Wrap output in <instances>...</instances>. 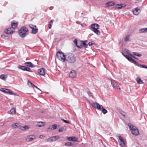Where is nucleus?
<instances>
[{"mask_svg": "<svg viewBox=\"0 0 147 147\" xmlns=\"http://www.w3.org/2000/svg\"><path fill=\"white\" fill-rule=\"evenodd\" d=\"M7 78V76L4 74H2L0 76V78L3 80H6Z\"/></svg>", "mask_w": 147, "mask_h": 147, "instance_id": "nucleus-28", "label": "nucleus"}, {"mask_svg": "<svg viewBox=\"0 0 147 147\" xmlns=\"http://www.w3.org/2000/svg\"><path fill=\"white\" fill-rule=\"evenodd\" d=\"M132 53L133 55H135L138 57H141L142 56L141 55L136 52H133Z\"/></svg>", "mask_w": 147, "mask_h": 147, "instance_id": "nucleus-36", "label": "nucleus"}, {"mask_svg": "<svg viewBox=\"0 0 147 147\" xmlns=\"http://www.w3.org/2000/svg\"><path fill=\"white\" fill-rule=\"evenodd\" d=\"M140 10L137 8L133 9L134 14L136 15H138L140 13Z\"/></svg>", "mask_w": 147, "mask_h": 147, "instance_id": "nucleus-19", "label": "nucleus"}, {"mask_svg": "<svg viewBox=\"0 0 147 147\" xmlns=\"http://www.w3.org/2000/svg\"><path fill=\"white\" fill-rule=\"evenodd\" d=\"M132 134L135 136H138L139 134L138 129L135 126L130 123L128 124Z\"/></svg>", "mask_w": 147, "mask_h": 147, "instance_id": "nucleus-1", "label": "nucleus"}, {"mask_svg": "<svg viewBox=\"0 0 147 147\" xmlns=\"http://www.w3.org/2000/svg\"><path fill=\"white\" fill-rule=\"evenodd\" d=\"M115 3L112 1H109L105 4V7H108L115 5Z\"/></svg>", "mask_w": 147, "mask_h": 147, "instance_id": "nucleus-17", "label": "nucleus"}, {"mask_svg": "<svg viewBox=\"0 0 147 147\" xmlns=\"http://www.w3.org/2000/svg\"><path fill=\"white\" fill-rule=\"evenodd\" d=\"M14 30H13L11 28H9L8 29H6L4 31V32L8 34H11L13 33Z\"/></svg>", "mask_w": 147, "mask_h": 147, "instance_id": "nucleus-13", "label": "nucleus"}, {"mask_svg": "<svg viewBox=\"0 0 147 147\" xmlns=\"http://www.w3.org/2000/svg\"><path fill=\"white\" fill-rule=\"evenodd\" d=\"M13 94L14 95H16V93H13Z\"/></svg>", "mask_w": 147, "mask_h": 147, "instance_id": "nucleus-53", "label": "nucleus"}, {"mask_svg": "<svg viewBox=\"0 0 147 147\" xmlns=\"http://www.w3.org/2000/svg\"><path fill=\"white\" fill-rule=\"evenodd\" d=\"M16 112V110L14 108H12L11 109V110L9 112L11 114H15Z\"/></svg>", "mask_w": 147, "mask_h": 147, "instance_id": "nucleus-31", "label": "nucleus"}, {"mask_svg": "<svg viewBox=\"0 0 147 147\" xmlns=\"http://www.w3.org/2000/svg\"><path fill=\"white\" fill-rule=\"evenodd\" d=\"M0 90L2 91V92L5 93V90H6V89H5V88H1L0 89Z\"/></svg>", "mask_w": 147, "mask_h": 147, "instance_id": "nucleus-42", "label": "nucleus"}, {"mask_svg": "<svg viewBox=\"0 0 147 147\" xmlns=\"http://www.w3.org/2000/svg\"><path fill=\"white\" fill-rule=\"evenodd\" d=\"M56 56L57 58L63 62H64L66 59L65 55L62 52H58L56 54Z\"/></svg>", "mask_w": 147, "mask_h": 147, "instance_id": "nucleus-5", "label": "nucleus"}, {"mask_svg": "<svg viewBox=\"0 0 147 147\" xmlns=\"http://www.w3.org/2000/svg\"><path fill=\"white\" fill-rule=\"evenodd\" d=\"M94 44H95L93 42H90L88 43V45L90 46H91L92 45Z\"/></svg>", "mask_w": 147, "mask_h": 147, "instance_id": "nucleus-43", "label": "nucleus"}, {"mask_svg": "<svg viewBox=\"0 0 147 147\" xmlns=\"http://www.w3.org/2000/svg\"><path fill=\"white\" fill-rule=\"evenodd\" d=\"M28 83L29 84V83L30 84L31 86L32 87L35 86V85L33 84L30 81L28 80Z\"/></svg>", "mask_w": 147, "mask_h": 147, "instance_id": "nucleus-41", "label": "nucleus"}, {"mask_svg": "<svg viewBox=\"0 0 147 147\" xmlns=\"http://www.w3.org/2000/svg\"><path fill=\"white\" fill-rule=\"evenodd\" d=\"M28 29L25 26L22 27L19 31V34L22 37H24L28 33Z\"/></svg>", "mask_w": 147, "mask_h": 147, "instance_id": "nucleus-3", "label": "nucleus"}, {"mask_svg": "<svg viewBox=\"0 0 147 147\" xmlns=\"http://www.w3.org/2000/svg\"><path fill=\"white\" fill-rule=\"evenodd\" d=\"M38 32V29L32 27V33L33 34H35Z\"/></svg>", "mask_w": 147, "mask_h": 147, "instance_id": "nucleus-26", "label": "nucleus"}, {"mask_svg": "<svg viewBox=\"0 0 147 147\" xmlns=\"http://www.w3.org/2000/svg\"><path fill=\"white\" fill-rule=\"evenodd\" d=\"M129 38L130 37L129 36H127L124 38L125 41L126 42L127 41L129 40Z\"/></svg>", "mask_w": 147, "mask_h": 147, "instance_id": "nucleus-38", "label": "nucleus"}, {"mask_svg": "<svg viewBox=\"0 0 147 147\" xmlns=\"http://www.w3.org/2000/svg\"><path fill=\"white\" fill-rule=\"evenodd\" d=\"M6 90H7L5 91V93H8L10 94H13V92L12 91L9 89H7Z\"/></svg>", "mask_w": 147, "mask_h": 147, "instance_id": "nucleus-30", "label": "nucleus"}, {"mask_svg": "<svg viewBox=\"0 0 147 147\" xmlns=\"http://www.w3.org/2000/svg\"><path fill=\"white\" fill-rule=\"evenodd\" d=\"M92 105L93 107L99 110H101V109L103 107L102 105H100L97 102H93Z\"/></svg>", "mask_w": 147, "mask_h": 147, "instance_id": "nucleus-9", "label": "nucleus"}, {"mask_svg": "<svg viewBox=\"0 0 147 147\" xmlns=\"http://www.w3.org/2000/svg\"><path fill=\"white\" fill-rule=\"evenodd\" d=\"M126 51L127 53L129 55H131L130 54V52L129 51V50H128L127 49H126Z\"/></svg>", "mask_w": 147, "mask_h": 147, "instance_id": "nucleus-47", "label": "nucleus"}, {"mask_svg": "<svg viewBox=\"0 0 147 147\" xmlns=\"http://www.w3.org/2000/svg\"><path fill=\"white\" fill-rule=\"evenodd\" d=\"M67 140L69 141H72L74 142H77L78 138L75 136L68 137L67 138Z\"/></svg>", "mask_w": 147, "mask_h": 147, "instance_id": "nucleus-15", "label": "nucleus"}, {"mask_svg": "<svg viewBox=\"0 0 147 147\" xmlns=\"http://www.w3.org/2000/svg\"><path fill=\"white\" fill-rule=\"evenodd\" d=\"M87 94H88V95L90 97H92V98H93V96L91 92L89 91H87Z\"/></svg>", "mask_w": 147, "mask_h": 147, "instance_id": "nucleus-37", "label": "nucleus"}, {"mask_svg": "<svg viewBox=\"0 0 147 147\" xmlns=\"http://www.w3.org/2000/svg\"><path fill=\"white\" fill-rule=\"evenodd\" d=\"M74 42V43L75 44L76 46L79 48L81 49V47L79 46V45H78V40L77 39H75Z\"/></svg>", "mask_w": 147, "mask_h": 147, "instance_id": "nucleus-27", "label": "nucleus"}, {"mask_svg": "<svg viewBox=\"0 0 147 147\" xmlns=\"http://www.w3.org/2000/svg\"><path fill=\"white\" fill-rule=\"evenodd\" d=\"M66 130V127L65 126L62 127L60 128L59 129V132H62L65 131Z\"/></svg>", "mask_w": 147, "mask_h": 147, "instance_id": "nucleus-23", "label": "nucleus"}, {"mask_svg": "<svg viewBox=\"0 0 147 147\" xmlns=\"http://www.w3.org/2000/svg\"><path fill=\"white\" fill-rule=\"evenodd\" d=\"M99 28V26L97 24H91L90 26V29L94 32L96 34L99 35L100 31L98 30Z\"/></svg>", "mask_w": 147, "mask_h": 147, "instance_id": "nucleus-2", "label": "nucleus"}, {"mask_svg": "<svg viewBox=\"0 0 147 147\" xmlns=\"http://www.w3.org/2000/svg\"><path fill=\"white\" fill-rule=\"evenodd\" d=\"M21 128L22 130H25L28 129V127L26 125L22 126Z\"/></svg>", "mask_w": 147, "mask_h": 147, "instance_id": "nucleus-35", "label": "nucleus"}, {"mask_svg": "<svg viewBox=\"0 0 147 147\" xmlns=\"http://www.w3.org/2000/svg\"><path fill=\"white\" fill-rule=\"evenodd\" d=\"M78 45H80V44H78Z\"/></svg>", "mask_w": 147, "mask_h": 147, "instance_id": "nucleus-54", "label": "nucleus"}, {"mask_svg": "<svg viewBox=\"0 0 147 147\" xmlns=\"http://www.w3.org/2000/svg\"><path fill=\"white\" fill-rule=\"evenodd\" d=\"M125 6V5L124 4H115V5L113 7V8L115 9H120L122 7H124Z\"/></svg>", "mask_w": 147, "mask_h": 147, "instance_id": "nucleus-11", "label": "nucleus"}, {"mask_svg": "<svg viewBox=\"0 0 147 147\" xmlns=\"http://www.w3.org/2000/svg\"><path fill=\"white\" fill-rule=\"evenodd\" d=\"M27 138L29 141H31L35 138V137L34 135H31L28 136Z\"/></svg>", "mask_w": 147, "mask_h": 147, "instance_id": "nucleus-21", "label": "nucleus"}, {"mask_svg": "<svg viewBox=\"0 0 147 147\" xmlns=\"http://www.w3.org/2000/svg\"><path fill=\"white\" fill-rule=\"evenodd\" d=\"M139 31L141 33L147 32V28L140 29H139Z\"/></svg>", "mask_w": 147, "mask_h": 147, "instance_id": "nucleus-29", "label": "nucleus"}, {"mask_svg": "<svg viewBox=\"0 0 147 147\" xmlns=\"http://www.w3.org/2000/svg\"><path fill=\"white\" fill-rule=\"evenodd\" d=\"M57 127V125L56 124L53 125L52 126H50L48 128V129H55Z\"/></svg>", "mask_w": 147, "mask_h": 147, "instance_id": "nucleus-25", "label": "nucleus"}, {"mask_svg": "<svg viewBox=\"0 0 147 147\" xmlns=\"http://www.w3.org/2000/svg\"><path fill=\"white\" fill-rule=\"evenodd\" d=\"M60 137L58 135L52 136L49 137L47 140V141L48 142H51L53 141H55L56 140L59 139Z\"/></svg>", "mask_w": 147, "mask_h": 147, "instance_id": "nucleus-7", "label": "nucleus"}, {"mask_svg": "<svg viewBox=\"0 0 147 147\" xmlns=\"http://www.w3.org/2000/svg\"><path fill=\"white\" fill-rule=\"evenodd\" d=\"M66 60L69 63H74L76 61V57L73 54H68L66 58Z\"/></svg>", "mask_w": 147, "mask_h": 147, "instance_id": "nucleus-4", "label": "nucleus"}, {"mask_svg": "<svg viewBox=\"0 0 147 147\" xmlns=\"http://www.w3.org/2000/svg\"><path fill=\"white\" fill-rule=\"evenodd\" d=\"M136 81L139 84H142L143 82L142 80H141V78L140 77H138L136 79Z\"/></svg>", "mask_w": 147, "mask_h": 147, "instance_id": "nucleus-24", "label": "nucleus"}, {"mask_svg": "<svg viewBox=\"0 0 147 147\" xmlns=\"http://www.w3.org/2000/svg\"><path fill=\"white\" fill-rule=\"evenodd\" d=\"M25 67L26 66H24L20 65L18 66V68L24 71Z\"/></svg>", "mask_w": 147, "mask_h": 147, "instance_id": "nucleus-32", "label": "nucleus"}, {"mask_svg": "<svg viewBox=\"0 0 147 147\" xmlns=\"http://www.w3.org/2000/svg\"><path fill=\"white\" fill-rule=\"evenodd\" d=\"M122 53V55L130 62L135 64H136V63H137V62H136L134 59H133L131 57H129L128 55H125L124 54V53Z\"/></svg>", "mask_w": 147, "mask_h": 147, "instance_id": "nucleus-8", "label": "nucleus"}, {"mask_svg": "<svg viewBox=\"0 0 147 147\" xmlns=\"http://www.w3.org/2000/svg\"><path fill=\"white\" fill-rule=\"evenodd\" d=\"M45 69L43 68L39 69L38 73L40 75L44 76L45 74Z\"/></svg>", "mask_w": 147, "mask_h": 147, "instance_id": "nucleus-14", "label": "nucleus"}, {"mask_svg": "<svg viewBox=\"0 0 147 147\" xmlns=\"http://www.w3.org/2000/svg\"><path fill=\"white\" fill-rule=\"evenodd\" d=\"M45 137V136L43 135H40L39 136V138H42Z\"/></svg>", "mask_w": 147, "mask_h": 147, "instance_id": "nucleus-48", "label": "nucleus"}, {"mask_svg": "<svg viewBox=\"0 0 147 147\" xmlns=\"http://www.w3.org/2000/svg\"><path fill=\"white\" fill-rule=\"evenodd\" d=\"M86 41H78V44H80V45L79 46L81 47V48L82 47H84L85 48L87 47L88 46V45L86 43Z\"/></svg>", "mask_w": 147, "mask_h": 147, "instance_id": "nucleus-12", "label": "nucleus"}, {"mask_svg": "<svg viewBox=\"0 0 147 147\" xmlns=\"http://www.w3.org/2000/svg\"><path fill=\"white\" fill-rule=\"evenodd\" d=\"M61 120L65 123L68 124L69 123V121H67L65 119H61Z\"/></svg>", "mask_w": 147, "mask_h": 147, "instance_id": "nucleus-44", "label": "nucleus"}, {"mask_svg": "<svg viewBox=\"0 0 147 147\" xmlns=\"http://www.w3.org/2000/svg\"><path fill=\"white\" fill-rule=\"evenodd\" d=\"M140 67H141L142 68H146V66H145L144 65H141V64H140Z\"/></svg>", "mask_w": 147, "mask_h": 147, "instance_id": "nucleus-46", "label": "nucleus"}, {"mask_svg": "<svg viewBox=\"0 0 147 147\" xmlns=\"http://www.w3.org/2000/svg\"><path fill=\"white\" fill-rule=\"evenodd\" d=\"M110 80L111 82L112 86L113 88L116 90L119 89V90H120L121 89L119 85L115 80L112 79H110Z\"/></svg>", "mask_w": 147, "mask_h": 147, "instance_id": "nucleus-6", "label": "nucleus"}, {"mask_svg": "<svg viewBox=\"0 0 147 147\" xmlns=\"http://www.w3.org/2000/svg\"><path fill=\"white\" fill-rule=\"evenodd\" d=\"M45 124V123L43 122H39L38 123L36 126L38 127H41L44 126Z\"/></svg>", "mask_w": 147, "mask_h": 147, "instance_id": "nucleus-22", "label": "nucleus"}, {"mask_svg": "<svg viewBox=\"0 0 147 147\" xmlns=\"http://www.w3.org/2000/svg\"><path fill=\"white\" fill-rule=\"evenodd\" d=\"M65 146H71L73 145V144L71 142H68L65 143Z\"/></svg>", "mask_w": 147, "mask_h": 147, "instance_id": "nucleus-33", "label": "nucleus"}, {"mask_svg": "<svg viewBox=\"0 0 147 147\" xmlns=\"http://www.w3.org/2000/svg\"><path fill=\"white\" fill-rule=\"evenodd\" d=\"M30 70H31V69L30 68L28 67H26L24 71H29V72H31V71H30Z\"/></svg>", "mask_w": 147, "mask_h": 147, "instance_id": "nucleus-39", "label": "nucleus"}, {"mask_svg": "<svg viewBox=\"0 0 147 147\" xmlns=\"http://www.w3.org/2000/svg\"><path fill=\"white\" fill-rule=\"evenodd\" d=\"M29 26L32 29V27L36 28V26H34L32 24H30L29 25Z\"/></svg>", "mask_w": 147, "mask_h": 147, "instance_id": "nucleus-45", "label": "nucleus"}, {"mask_svg": "<svg viewBox=\"0 0 147 147\" xmlns=\"http://www.w3.org/2000/svg\"><path fill=\"white\" fill-rule=\"evenodd\" d=\"M101 109L102 113L104 114H106L107 112V111L105 109H104L103 107H102V108Z\"/></svg>", "mask_w": 147, "mask_h": 147, "instance_id": "nucleus-34", "label": "nucleus"}, {"mask_svg": "<svg viewBox=\"0 0 147 147\" xmlns=\"http://www.w3.org/2000/svg\"><path fill=\"white\" fill-rule=\"evenodd\" d=\"M117 137H118V140L120 145L122 147H124L125 145V143L121 136L119 135L117 136Z\"/></svg>", "mask_w": 147, "mask_h": 147, "instance_id": "nucleus-10", "label": "nucleus"}, {"mask_svg": "<svg viewBox=\"0 0 147 147\" xmlns=\"http://www.w3.org/2000/svg\"><path fill=\"white\" fill-rule=\"evenodd\" d=\"M51 26H52L51 24L49 23V26H48L49 29H51Z\"/></svg>", "mask_w": 147, "mask_h": 147, "instance_id": "nucleus-49", "label": "nucleus"}, {"mask_svg": "<svg viewBox=\"0 0 147 147\" xmlns=\"http://www.w3.org/2000/svg\"><path fill=\"white\" fill-rule=\"evenodd\" d=\"M76 73L74 70H72L69 74V76L71 78H75L76 77Z\"/></svg>", "mask_w": 147, "mask_h": 147, "instance_id": "nucleus-16", "label": "nucleus"}, {"mask_svg": "<svg viewBox=\"0 0 147 147\" xmlns=\"http://www.w3.org/2000/svg\"><path fill=\"white\" fill-rule=\"evenodd\" d=\"M130 56H131V57H133L134 58L136 59H138V58L136 57H135L133 55H130Z\"/></svg>", "mask_w": 147, "mask_h": 147, "instance_id": "nucleus-50", "label": "nucleus"}, {"mask_svg": "<svg viewBox=\"0 0 147 147\" xmlns=\"http://www.w3.org/2000/svg\"><path fill=\"white\" fill-rule=\"evenodd\" d=\"M24 65L26 66L32 68L34 67L35 66V65H33L30 62H27L24 63Z\"/></svg>", "mask_w": 147, "mask_h": 147, "instance_id": "nucleus-18", "label": "nucleus"}, {"mask_svg": "<svg viewBox=\"0 0 147 147\" xmlns=\"http://www.w3.org/2000/svg\"><path fill=\"white\" fill-rule=\"evenodd\" d=\"M17 124H18V123H16L12 124V127L13 128H15L18 127L17 125Z\"/></svg>", "mask_w": 147, "mask_h": 147, "instance_id": "nucleus-40", "label": "nucleus"}, {"mask_svg": "<svg viewBox=\"0 0 147 147\" xmlns=\"http://www.w3.org/2000/svg\"><path fill=\"white\" fill-rule=\"evenodd\" d=\"M18 25V22H12L11 23V26L12 29L14 30V29L17 27Z\"/></svg>", "mask_w": 147, "mask_h": 147, "instance_id": "nucleus-20", "label": "nucleus"}, {"mask_svg": "<svg viewBox=\"0 0 147 147\" xmlns=\"http://www.w3.org/2000/svg\"><path fill=\"white\" fill-rule=\"evenodd\" d=\"M34 87H35L36 88H37V89H38V90H40V89L39 88H38L37 86H34Z\"/></svg>", "mask_w": 147, "mask_h": 147, "instance_id": "nucleus-52", "label": "nucleus"}, {"mask_svg": "<svg viewBox=\"0 0 147 147\" xmlns=\"http://www.w3.org/2000/svg\"><path fill=\"white\" fill-rule=\"evenodd\" d=\"M146 68L147 69V66H146Z\"/></svg>", "mask_w": 147, "mask_h": 147, "instance_id": "nucleus-55", "label": "nucleus"}, {"mask_svg": "<svg viewBox=\"0 0 147 147\" xmlns=\"http://www.w3.org/2000/svg\"><path fill=\"white\" fill-rule=\"evenodd\" d=\"M53 20H52L50 22H49V23H53Z\"/></svg>", "mask_w": 147, "mask_h": 147, "instance_id": "nucleus-51", "label": "nucleus"}]
</instances>
